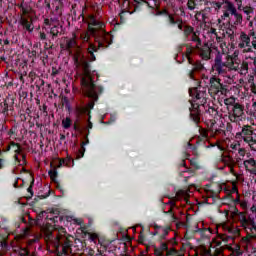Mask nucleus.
I'll list each match as a JSON object with an SVG mask.
<instances>
[{
    "instance_id": "1",
    "label": "nucleus",
    "mask_w": 256,
    "mask_h": 256,
    "mask_svg": "<svg viewBox=\"0 0 256 256\" xmlns=\"http://www.w3.org/2000/svg\"><path fill=\"white\" fill-rule=\"evenodd\" d=\"M82 69L84 71V76L82 77L81 84L83 87V91L86 96L93 101H97L99 99V93L103 91L101 86L95 85L93 82V77H95V72H91L89 62L82 61Z\"/></svg>"
},
{
    "instance_id": "2",
    "label": "nucleus",
    "mask_w": 256,
    "mask_h": 256,
    "mask_svg": "<svg viewBox=\"0 0 256 256\" xmlns=\"http://www.w3.org/2000/svg\"><path fill=\"white\" fill-rule=\"evenodd\" d=\"M221 21H225L228 25H241L243 23V15L237 12L233 2L226 0Z\"/></svg>"
},
{
    "instance_id": "3",
    "label": "nucleus",
    "mask_w": 256,
    "mask_h": 256,
    "mask_svg": "<svg viewBox=\"0 0 256 256\" xmlns=\"http://www.w3.org/2000/svg\"><path fill=\"white\" fill-rule=\"evenodd\" d=\"M190 95L193 97V95H195L194 98V103L196 104H192V109L190 108V117L193 120L194 123H197L199 121V107H201V105H205V103H207V94L205 92H201L198 91L197 89L191 90L190 91Z\"/></svg>"
},
{
    "instance_id": "4",
    "label": "nucleus",
    "mask_w": 256,
    "mask_h": 256,
    "mask_svg": "<svg viewBox=\"0 0 256 256\" xmlns=\"http://www.w3.org/2000/svg\"><path fill=\"white\" fill-rule=\"evenodd\" d=\"M239 221L241 227L244 229L245 233L251 239H256V221L254 218L246 217L245 214L239 213Z\"/></svg>"
},
{
    "instance_id": "5",
    "label": "nucleus",
    "mask_w": 256,
    "mask_h": 256,
    "mask_svg": "<svg viewBox=\"0 0 256 256\" xmlns=\"http://www.w3.org/2000/svg\"><path fill=\"white\" fill-rule=\"evenodd\" d=\"M103 27H105L104 23L97 22L95 18H91L88 25V30L95 37L96 39H105L106 34L105 30H103Z\"/></svg>"
},
{
    "instance_id": "6",
    "label": "nucleus",
    "mask_w": 256,
    "mask_h": 256,
    "mask_svg": "<svg viewBox=\"0 0 256 256\" xmlns=\"http://www.w3.org/2000/svg\"><path fill=\"white\" fill-rule=\"evenodd\" d=\"M238 135H240L241 139H243V141L249 145L252 151H256V140L253 139V130H251V126H243Z\"/></svg>"
},
{
    "instance_id": "7",
    "label": "nucleus",
    "mask_w": 256,
    "mask_h": 256,
    "mask_svg": "<svg viewBox=\"0 0 256 256\" xmlns=\"http://www.w3.org/2000/svg\"><path fill=\"white\" fill-rule=\"evenodd\" d=\"M238 49H242V53H253L251 47V38L245 31H241L238 36Z\"/></svg>"
},
{
    "instance_id": "8",
    "label": "nucleus",
    "mask_w": 256,
    "mask_h": 256,
    "mask_svg": "<svg viewBox=\"0 0 256 256\" xmlns=\"http://www.w3.org/2000/svg\"><path fill=\"white\" fill-rule=\"evenodd\" d=\"M224 63L228 71H237L239 65H241V60H239V50H235L232 55H226Z\"/></svg>"
},
{
    "instance_id": "9",
    "label": "nucleus",
    "mask_w": 256,
    "mask_h": 256,
    "mask_svg": "<svg viewBox=\"0 0 256 256\" xmlns=\"http://www.w3.org/2000/svg\"><path fill=\"white\" fill-rule=\"evenodd\" d=\"M212 69L213 71H216L218 75H227V72L229 71L227 65L225 64V62H223V55H221V53L219 52L214 59V65Z\"/></svg>"
},
{
    "instance_id": "10",
    "label": "nucleus",
    "mask_w": 256,
    "mask_h": 256,
    "mask_svg": "<svg viewBox=\"0 0 256 256\" xmlns=\"http://www.w3.org/2000/svg\"><path fill=\"white\" fill-rule=\"evenodd\" d=\"M209 92L211 95H223L225 93V89H223V85L217 78H210V88Z\"/></svg>"
},
{
    "instance_id": "11",
    "label": "nucleus",
    "mask_w": 256,
    "mask_h": 256,
    "mask_svg": "<svg viewBox=\"0 0 256 256\" xmlns=\"http://www.w3.org/2000/svg\"><path fill=\"white\" fill-rule=\"evenodd\" d=\"M223 229L225 233H228L229 236L222 235V241H233V238L239 235V228H237L236 226L224 225Z\"/></svg>"
},
{
    "instance_id": "12",
    "label": "nucleus",
    "mask_w": 256,
    "mask_h": 256,
    "mask_svg": "<svg viewBox=\"0 0 256 256\" xmlns=\"http://www.w3.org/2000/svg\"><path fill=\"white\" fill-rule=\"evenodd\" d=\"M8 149L10 151H14L15 155H14V159L17 163V165H23V159H25V156H23V154L21 153V146H19V144L12 142Z\"/></svg>"
},
{
    "instance_id": "13",
    "label": "nucleus",
    "mask_w": 256,
    "mask_h": 256,
    "mask_svg": "<svg viewBox=\"0 0 256 256\" xmlns=\"http://www.w3.org/2000/svg\"><path fill=\"white\" fill-rule=\"evenodd\" d=\"M242 116H243V107L241 106V104L236 103L233 106L232 113L229 115V120L232 123H237V121H239V118Z\"/></svg>"
},
{
    "instance_id": "14",
    "label": "nucleus",
    "mask_w": 256,
    "mask_h": 256,
    "mask_svg": "<svg viewBox=\"0 0 256 256\" xmlns=\"http://www.w3.org/2000/svg\"><path fill=\"white\" fill-rule=\"evenodd\" d=\"M243 165L245 168L246 173L253 175L256 177V160L255 158H248L243 161Z\"/></svg>"
},
{
    "instance_id": "15",
    "label": "nucleus",
    "mask_w": 256,
    "mask_h": 256,
    "mask_svg": "<svg viewBox=\"0 0 256 256\" xmlns=\"http://www.w3.org/2000/svg\"><path fill=\"white\" fill-rule=\"evenodd\" d=\"M206 38L208 39V41H210V43H221V41H223V37L219 36V34H217V29L215 28H210L206 34Z\"/></svg>"
},
{
    "instance_id": "16",
    "label": "nucleus",
    "mask_w": 256,
    "mask_h": 256,
    "mask_svg": "<svg viewBox=\"0 0 256 256\" xmlns=\"http://www.w3.org/2000/svg\"><path fill=\"white\" fill-rule=\"evenodd\" d=\"M202 254L204 256H221L223 255V250L221 248H208L207 247H202L201 249Z\"/></svg>"
},
{
    "instance_id": "17",
    "label": "nucleus",
    "mask_w": 256,
    "mask_h": 256,
    "mask_svg": "<svg viewBox=\"0 0 256 256\" xmlns=\"http://www.w3.org/2000/svg\"><path fill=\"white\" fill-rule=\"evenodd\" d=\"M65 49L70 53H73L71 49H75V53H79V46H77V41H75V38H70L66 40Z\"/></svg>"
},
{
    "instance_id": "18",
    "label": "nucleus",
    "mask_w": 256,
    "mask_h": 256,
    "mask_svg": "<svg viewBox=\"0 0 256 256\" xmlns=\"http://www.w3.org/2000/svg\"><path fill=\"white\" fill-rule=\"evenodd\" d=\"M21 9H22L23 15H31L33 13V8L31 7V4L27 2H23L21 4Z\"/></svg>"
},
{
    "instance_id": "19",
    "label": "nucleus",
    "mask_w": 256,
    "mask_h": 256,
    "mask_svg": "<svg viewBox=\"0 0 256 256\" xmlns=\"http://www.w3.org/2000/svg\"><path fill=\"white\" fill-rule=\"evenodd\" d=\"M156 256H177V250L175 248H171L170 250L166 251L165 253H161V251L154 252Z\"/></svg>"
},
{
    "instance_id": "20",
    "label": "nucleus",
    "mask_w": 256,
    "mask_h": 256,
    "mask_svg": "<svg viewBox=\"0 0 256 256\" xmlns=\"http://www.w3.org/2000/svg\"><path fill=\"white\" fill-rule=\"evenodd\" d=\"M210 131L213 135H219L223 130H221V126L217 122H211Z\"/></svg>"
},
{
    "instance_id": "21",
    "label": "nucleus",
    "mask_w": 256,
    "mask_h": 256,
    "mask_svg": "<svg viewBox=\"0 0 256 256\" xmlns=\"http://www.w3.org/2000/svg\"><path fill=\"white\" fill-rule=\"evenodd\" d=\"M156 234L160 235L161 239H165V237L169 235V228L158 227L156 229Z\"/></svg>"
},
{
    "instance_id": "22",
    "label": "nucleus",
    "mask_w": 256,
    "mask_h": 256,
    "mask_svg": "<svg viewBox=\"0 0 256 256\" xmlns=\"http://www.w3.org/2000/svg\"><path fill=\"white\" fill-rule=\"evenodd\" d=\"M64 239V243L62 244V253L64 255H69V251L71 250V242L67 241L66 238Z\"/></svg>"
},
{
    "instance_id": "23",
    "label": "nucleus",
    "mask_w": 256,
    "mask_h": 256,
    "mask_svg": "<svg viewBox=\"0 0 256 256\" xmlns=\"http://www.w3.org/2000/svg\"><path fill=\"white\" fill-rule=\"evenodd\" d=\"M21 24L23 25V27L26 28L27 31H29L31 33V31H33V24L29 21H27V18H21Z\"/></svg>"
},
{
    "instance_id": "24",
    "label": "nucleus",
    "mask_w": 256,
    "mask_h": 256,
    "mask_svg": "<svg viewBox=\"0 0 256 256\" xmlns=\"http://www.w3.org/2000/svg\"><path fill=\"white\" fill-rule=\"evenodd\" d=\"M175 207V200H170L165 204L164 213H171Z\"/></svg>"
},
{
    "instance_id": "25",
    "label": "nucleus",
    "mask_w": 256,
    "mask_h": 256,
    "mask_svg": "<svg viewBox=\"0 0 256 256\" xmlns=\"http://www.w3.org/2000/svg\"><path fill=\"white\" fill-rule=\"evenodd\" d=\"M224 163L230 168V172L232 173V175H235V169L233 168L235 164L233 163V159H231L230 157L225 158Z\"/></svg>"
},
{
    "instance_id": "26",
    "label": "nucleus",
    "mask_w": 256,
    "mask_h": 256,
    "mask_svg": "<svg viewBox=\"0 0 256 256\" xmlns=\"http://www.w3.org/2000/svg\"><path fill=\"white\" fill-rule=\"evenodd\" d=\"M166 15L168 17V25H177L179 19H175V16L173 14H170V13H167L166 12Z\"/></svg>"
},
{
    "instance_id": "27",
    "label": "nucleus",
    "mask_w": 256,
    "mask_h": 256,
    "mask_svg": "<svg viewBox=\"0 0 256 256\" xmlns=\"http://www.w3.org/2000/svg\"><path fill=\"white\" fill-rule=\"evenodd\" d=\"M224 105H226L227 107L229 106H234L235 107V97H230V98H226L224 99Z\"/></svg>"
},
{
    "instance_id": "28",
    "label": "nucleus",
    "mask_w": 256,
    "mask_h": 256,
    "mask_svg": "<svg viewBox=\"0 0 256 256\" xmlns=\"http://www.w3.org/2000/svg\"><path fill=\"white\" fill-rule=\"evenodd\" d=\"M62 127L64 129H69L71 127V118L67 117L66 119L62 120Z\"/></svg>"
},
{
    "instance_id": "29",
    "label": "nucleus",
    "mask_w": 256,
    "mask_h": 256,
    "mask_svg": "<svg viewBox=\"0 0 256 256\" xmlns=\"http://www.w3.org/2000/svg\"><path fill=\"white\" fill-rule=\"evenodd\" d=\"M191 41H193L194 43H197L196 47L198 48H199V45H201V39L199 38V36H197V33L195 32L192 34Z\"/></svg>"
},
{
    "instance_id": "30",
    "label": "nucleus",
    "mask_w": 256,
    "mask_h": 256,
    "mask_svg": "<svg viewBox=\"0 0 256 256\" xmlns=\"http://www.w3.org/2000/svg\"><path fill=\"white\" fill-rule=\"evenodd\" d=\"M168 250L169 248L167 247V243H162L160 248L155 249V252L160 251V253H167Z\"/></svg>"
},
{
    "instance_id": "31",
    "label": "nucleus",
    "mask_w": 256,
    "mask_h": 256,
    "mask_svg": "<svg viewBox=\"0 0 256 256\" xmlns=\"http://www.w3.org/2000/svg\"><path fill=\"white\" fill-rule=\"evenodd\" d=\"M50 35H52V37H57L59 35V28L57 26H53L50 28Z\"/></svg>"
},
{
    "instance_id": "32",
    "label": "nucleus",
    "mask_w": 256,
    "mask_h": 256,
    "mask_svg": "<svg viewBox=\"0 0 256 256\" xmlns=\"http://www.w3.org/2000/svg\"><path fill=\"white\" fill-rule=\"evenodd\" d=\"M183 32L185 37H187L188 35H191V33H193V27L185 25Z\"/></svg>"
},
{
    "instance_id": "33",
    "label": "nucleus",
    "mask_w": 256,
    "mask_h": 256,
    "mask_svg": "<svg viewBox=\"0 0 256 256\" xmlns=\"http://www.w3.org/2000/svg\"><path fill=\"white\" fill-rule=\"evenodd\" d=\"M88 237L93 243H97V240L99 239V235L97 233H88Z\"/></svg>"
},
{
    "instance_id": "34",
    "label": "nucleus",
    "mask_w": 256,
    "mask_h": 256,
    "mask_svg": "<svg viewBox=\"0 0 256 256\" xmlns=\"http://www.w3.org/2000/svg\"><path fill=\"white\" fill-rule=\"evenodd\" d=\"M242 10H243V13H245V15L248 16L247 20L249 21V19H251V16H249V15H251V13H253V11L249 7H244Z\"/></svg>"
},
{
    "instance_id": "35",
    "label": "nucleus",
    "mask_w": 256,
    "mask_h": 256,
    "mask_svg": "<svg viewBox=\"0 0 256 256\" xmlns=\"http://www.w3.org/2000/svg\"><path fill=\"white\" fill-rule=\"evenodd\" d=\"M187 7H188V9H190V11H193L195 9V1L188 0Z\"/></svg>"
},
{
    "instance_id": "36",
    "label": "nucleus",
    "mask_w": 256,
    "mask_h": 256,
    "mask_svg": "<svg viewBox=\"0 0 256 256\" xmlns=\"http://www.w3.org/2000/svg\"><path fill=\"white\" fill-rule=\"evenodd\" d=\"M49 175L52 181H55V179H57V170H50Z\"/></svg>"
},
{
    "instance_id": "37",
    "label": "nucleus",
    "mask_w": 256,
    "mask_h": 256,
    "mask_svg": "<svg viewBox=\"0 0 256 256\" xmlns=\"http://www.w3.org/2000/svg\"><path fill=\"white\" fill-rule=\"evenodd\" d=\"M177 197H184L187 200V193L184 190H180L176 193Z\"/></svg>"
},
{
    "instance_id": "38",
    "label": "nucleus",
    "mask_w": 256,
    "mask_h": 256,
    "mask_svg": "<svg viewBox=\"0 0 256 256\" xmlns=\"http://www.w3.org/2000/svg\"><path fill=\"white\" fill-rule=\"evenodd\" d=\"M219 43L220 47L222 48V53L225 54V49H227V44L223 42V37L221 42H216Z\"/></svg>"
},
{
    "instance_id": "39",
    "label": "nucleus",
    "mask_w": 256,
    "mask_h": 256,
    "mask_svg": "<svg viewBox=\"0 0 256 256\" xmlns=\"http://www.w3.org/2000/svg\"><path fill=\"white\" fill-rule=\"evenodd\" d=\"M88 51H89V53L92 55V57H93V53L94 52H97V47H95V45H93V44H90V47L88 48Z\"/></svg>"
},
{
    "instance_id": "40",
    "label": "nucleus",
    "mask_w": 256,
    "mask_h": 256,
    "mask_svg": "<svg viewBox=\"0 0 256 256\" xmlns=\"http://www.w3.org/2000/svg\"><path fill=\"white\" fill-rule=\"evenodd\" d=\"M178 29H180V31H183L185 29V26H183V20L178 19V22L176 23Z\"/></svg>"
},
{
    "instance_id": "41",
    "label": "nucleus",
    "mask_w": 256,
    "mask_h": 256,
    "mask_svg": "<svg viewBox=\"0 0 256 256\" xmlns=\"http://www.w3.org/2000/svg\"><path fill=\"white\" fill-rule=\"evenodd\" d=\"M247 35L249 36V39H251V37L252 39H256L255 29H251Z\"/></svg>"
},
{
    "instance_id": "42",
    "label": "nucleus",
    "mask_w": 256,
    "mask_h": 256,
    "mask_svg": "<svg viewBox=\"0 0 256 256\" xmlns=\"http://www.w3.org/2000/svg\"><path fill=\"white\" fill-rule=\"evenodd\" d=\"M250 45H251L252 49H255V51H256V38H252V41L250 40Z\"/></svg>"
},
{
    "instance_id": "43",
    "label": "nucleus",
    "mask_w": 256,
    "mask_h": 256,
    "mask_svg": "<svg viewBox=\"0 0 256 256\" xmlns=\"http://www.w3.org/2000/svg\"><path fill=\"white\" fill-rule=\"evenodd\" d=\"M237 6H238V10L241 11V5H243V0H235Z\"/></svg>"
},
{
    "instance_id": "44",
    "label": "nucleus",
    "mask_w": 256,
    "mask_h": 256,
    "mask_svg": "<svg viewBox=\"0 0 256 256\" xmlns=\"http://www.w3.org/2000/svg\"><path fill=\"white\" fill-rule=\"evenodd\" d=\"M27 255H29V252L27 251V249H22L20 251V256H27Z\"/></svg>"
},
{
    "instance_id": "45",
    "label": "nucleus",
    "mask_w": 256,
    "mask_h": 256,
    "mask_svg": "<svg viewBox=\"0 0 256 256\" xmlns=\"http://www.w3.org/2000/svg\"><path fill=\"white\" fill-rule=\"evenodd\" d=\"M40 39L42 41H45V39H47V35L45 34V32H40Z\"/></svg>"
},
{
    "instance_id": "46",
    "label": "nucleus",
    "mask_w": 256,
    "mask_h": 256,
    "mask_svg": "<svg viewBox=\"0 0 256 256\" xmlns=\"http://www.w3.org/2000/svg\"><path fill=\"white\" fill-rule=\"evenodd\" d=\"M200 135L202 137H207V131L205 129H200Z\"/></svg>"
},
{
    "instance_id": "47",
    "label": "nucleus",
    "mask_w": 256,
    "mask_h": 256,
    "mask_svg": "<svg viewBox=\"0 0 256 256\" xmlns=\"http://www.w3.org/2000/svg\"><path fill=\"white\" fill-rule=\"evenodd\" d=\"M28 193H30V197H33V187L30 186L28 189H27Z\"/></svg>"
},
{
    "instance_id": "48",
    "label": "nucleus",
    "mask_w": 256,
    "mask_h": 256,
    "mask_svg": "<svg viewBox=\"0 0 256 256\" xmlns=\"http://www.w3.org/2000/svg\"><path fill=\"white\" fill-rule=\"evenodd\" d=\"M93 107H95V103L94 102H89L88 103V109H93Z\"/></svg>"
},
{
    "instance_id": "49",
    "label": "nucleus",
    "mask_w": 256,
    "mask_h": 256,
    "mask_svg": "<svg viewBox=\"0 0 256 256\" xmlns=\"http://www.w3.org/2000/svg\"><path fill=\"white\" fill-rule=\"evenodd\" d=\"M242 67H243L244 71H247L249 69V65L247 63L242 64Z\"/></svg>"
},
{
    "instance_id": "50",
    "label": "nucleus",
    "mask_w": 256,
    "mask_h": 256,
    "mask_svg": "<svg viewBox=\"0 0 256 256\" xmlns=\"http://www.w3.org/2000/svg\"><path fill=\"white\" fill-rule=\"evenodd\" d=\"M85 155V148L82 147V150H80V157H83Z\"/></svg>"
},
{
    "instance_id": "51",
    "label": "nucleus",
    "mask_w": 256,
    "mask_h": 256,
    "mask_svg": "<svg viewBox=\"0 0 256 256\" xmlns=\"http://www.w3.org/2000/svg\"><path fill=\"white\" fill-rule=\"evenodd\" d=\"M57 245H61V236H57Z\"/></svg>"
},
{
    "instance_id": "52",
    "label": "nucleus",
    "mask_w": 256,
    "mask_h": 256,
    "mask_svg": "<svg viewBox=\"0 0 256 256\" xmlns=\"http://www.w3.org/2000/svg\"><path fill=\"white\" fill-rule=\"evenodd\" d=\"M61 165H65V160H60L58 167H61Z\"/></svg>"
},
{
    "instance_id": "53",
    "label": "nucleus",
    "mask_w": 256,
    "mask_h": 256,
    "mask_svg": "<svg viewBox=\"0 0 256 256\" xmlns=\"http://www.w3.org/2000/svg\"><path fill=\"white\" fill-rule=\"evenodd\" d=\"M171 221H177V218L175 217L174 214H171Z\"/></svg>"
},
{
    "instance_id": "54",
    "label": "nucleus",
    "mask_w": 256,
    "mask_h": 256,
    "mask_svg": "<svg viewBox=\"0 0 256 256\" xmlns=\"http://www.w3.org/2000/svg\"><path fill=\"white\" fill-rule=\"evenodd\" d=\"M239 153H240V155H241L242 157L245 156V151H244V150H240Z\"/></svg>"
},
{
    "instance_id": "55",
    "label": "nucleus",
    "mask_w": 256,
    "mask_h": 256,
    "mask_svg": "<svg viewBox=\"0 0 256 256\" xmlns=\"http://www.w3.org/2000/svg\"><path fill=\"white\" fill-rule=\"evenodd\" d=\"M231 149H237V144H231Z\"/></svg>"
},
{
    "instance_id": "56",
    "label": "nucleus",
    "mask_w": 256,
    "mask_h": 256,
    "mask_svg": "<svg viewBox=\"0 0 256 256\" xmlns=\"http://www.w3.org/2000/svg\"><path fill=\"white\" fill-rule=\"evenodd\" d=\"M83 41H89V36H87V35L84 36V37H83Z\"/></svg>"
},
{
    "instance_id": "57",
    "label": "nucleus",
    "mask_w": 256,
    "mask_h": 256,
    "mask_svg": "<svg viewBox=\"0 0 256 256\" xmlns=\"http://www.w3.org/2000/svg\"><path fill=\"white\" fill-rule=\"evenodd\" d=\"M253 65H254V67L256 69V58H253Z\"/></svg>"
},
{
    "instance_id": "58",
    "label": "nucleus",
    "mask_w": 256,
    "mask_h": 256,
    "mask_svg": "<svg viewBox=\"0 0 256 256\" xmlns=\"http://www.w3.org/2000/svg\"><path fill=\"white\" fill-rule=\"evenodd\" d=\"M74 221H75L76 223H78V225H81V221H80V220L75 219Z\"/></svg>"
},
{
    "instance_id": "59",
    "label": "nucleus",
    "mask_w": 256,
    "mask_h": 256,
    "mask_svg": "<svg viewBox=\"0 0 256 256\" xmlns=\"http://www.w3.org/2000/svg\"><path fill=\"white\" fill-rule=\"evenodd\" d=\"M88 127H89V129H93V124L89 123Z\"/></svg>"
},
{
    "instance_id": "60",
    "label": "nucleus",
    "mask_w": 256,
    "mask_h": 256,
    "mask_svg": "<svg viewBox=\"0 0 256 256\" xmlns=\"http://www.w3.org/2000/svg\"><path fill=\"white\" fill-rule=\"evenodd\" d=\"M181 165L185 167V160L182 161Z\"/></svg>"
},
{
    "instance_id": "61",
    "label": "nucleus",
    "mask_w": 256,
    "mask_h": 256,
    "mask_svg": "<svg viewBox=\"0 0 256 256\" xmlns=\"http://www.w3.org/2000/svg\"><path fill=\"white\" fill-rule=\"evenodd\" d=\"M251 210H252V211H255V210H256V207H255V206H253V207L251 208Z\"/></svg>"
},
{
    "instance_id": "62",
    "label": "nucleus",
    "mask_w": 256,
    "mask_h": 256,
    "mask_svg": "<svg viewBox=\"0 0 256 256\" xmlns=\"http://www.w3.org/2000/svg\"><path fill=\"white\" fill-rule=\"evenodd\" d=\"M249 26H250V27H253V22H250V23H249Z\"/></svg>"
},
{
    "instance_id": "63",
    "label": "nucleus",
    "mask_w": 256,
    "mask_h": 256,
    "mask_svg": "<svg viewBox=\"0 0 256 256\" xmlns=\"http://www.w3.org/2000/svg\"><path fill=\"white\" fill-rule=\"evenodd\" d=\"M61 139H65V135H62V136H61Z\"/></svg>"
},
{
    "instance_id": "64",
    "label": "nucleus",
    "mask_w": 256,
    "mask_h": 256,
    "mask_svg": "<svg viewBox=\"0 0 256 256\" xmlns=\"http://www.w3.org/2000/svg\"><path fill=\"white\" fill-rule=\"evenodd\" d=\"M253 107H256V102L253 103Z\"/></svg>"
}]
</instances>
